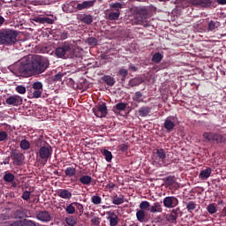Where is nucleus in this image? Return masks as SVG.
<instances>
[{"mask_svg":"<svg viewBox=\"0 0 226 226\" xmlns=\"http://www.w3.org/2000/svg\"><path fill=\"white\" fill-rule=\"evenodd\" d=\"M50 66L49 58L35 55L30 58L27 56L23 57L18 63V72L23 77H33V75H41Z\"/></svg>","mask_w":226,"mask_h":226,"instance_id":"obj_1","label":"nucleus"},{"mask_svg":"<svg viewBox=\"0 0 226 226\" xmlns=\"http://www.w3.org/2000/svg\"><path fill=\"white\" fill-rule=\"evenodd\" d=\"M17 41V34L10 29L0 31V45H13Z\"/></svg>","mask_w":226,"mask_h":226,"instance_id":"obj_2","label":"nucleus"},{"mask_svg":"<svg viewBox=\"0 0 226 226\" xmlns=\"http://www.w3.org/2000/svg\"><path fill=\"white\" fill-rule=\"evenodd\" d=\"M73 43L65 41L60 47L56 49V56L60 58H64L73 54Z\"/></svg>","mask_w":226,"mask_h":226,"instance_id":"obj_3","label":"nucleus"},{"mask_svg":"<svg viewBox=\"0 0 226 226\" xmlns=\"http://www.w3.org/2000/svg\"><path fill=\"white\" fill-rule=\"evenodd\" d=\"M96 0H85L81 3L72 2L70 6H72L76 11H82V10H89L94 6Z\"/></svg>","mask_w":226,"mask_h":226,"instance_id":"obj_4","label":"nucleus"},{"mask_svg":"<svg viewBox=\"0 0 226 226\" xmlns=\"http://www.w3.org/2000/svg\"><path fill=\"white\" fill-rule=\"evenodd\" d=\"M52 147H50L49 144H46L39 149L37 153V158H40L45 162H49V158L52 157Z\"/></svg>","mask_w":226,"mask_h":226,"instance_id":"obj_5","label":"nucleus"},{"mask_svg":"<svg viewBox=\"0 0 226 226\" xmlns=\"http://www.w3.org/2000/svg\"><path fill=\"white\" fill-rule=\"evenodd\" d=\"M156 158L154 160V163H157L159 167L165 165V159L167 158V153L163 148H157L155 150Z\"/></svg>","mask_w":226,"mask_h":226,"instance_id":"obj_6","label":"nucleus"},{"mask_svg":"<svg viewBox=\"0 0 226 226\" xmlns=\"http://www.w3.org/2000/svg\"><path fill=\"white\" fill-rule=\"evenodd\" d=\"M164 207L168 209H172L177 206H179V200L176 198V196H168L165 197L162 200Z\"/></svg>","mask_w":226,"mask_h":226,"instance_id":"obj_7","label":"nucleus"},{"mask_svg":"<svg viewBox=\"0 0 226 226\" xmlns=\"http://www.w3.org/2000/svg\"><path fill=\"white\" fill-rule=\"evenodd\" d=\"M93 112L96 117H105L107 116V105L105 103L99 104L93 108Z\"/></svg>","mask_w":226,"mask_h":226,"instance_id":"obj_8","label":"nucleus"},{"mask_svg":"<svg viewBox=\"0 0 226 226\" xmlns=\"http://www.w3.org/2000/svg\"><path fill=\"white\" fill-rule=\"evenodd\" d=\"M11 158H12L14 165L20 166L24 162V154L14 150L11 154Z\"/></svg>","mask_w":226,"mask_h":226,"instance_id":"obj_9","label":"nucleus"},{"mask_svg":"<svg viewBox=\"0 0 226 226\" xmlns=\"http://www.w3.org/2000/svg\"><path fill=\"white\" fill-rule=\"evenodd\" d=\"M5 103L13 107H19V105H22V97L20 95H11L6 99Z\"/></svg>","mask_w":226,"mask_h":226,"instance_id":"obj_10","label":"nucleus"},{"mask_svg":"<svg viewBox=\"0 0 226 226\" xmlns=\"http://www.w3.org/2000/svg\"><path fill=\"white\" fill-rule=\"evenodd\" d=\"M163 126L167 132H172L176 128V117H168L164 121Z\"/></svg>","mask_w":226,"mask_h":226,"instance_id":"obj_11","label":"nucleus"},{"mask_svg":"<svg viewBox=\"0 0 226 226\" xmlns=\"http://www.w3.org/2000/svg\"><path fill=\"white\" fill-rule=\"evenodd\" d=\"M191 4L199 8H209V6H212L213 2L211 0H192Z\"/></svg>","mask_w":226,"mask_h":226,"instance_id":"obj_12","label":"nucleus"},{"mask_svg":"<svg viewBox=\"0 0 226 226\" xmlns=\"http://www.w3.org/2000/svg\"><path fill=\"white\" fill-rule=\"evenodd\" d=\"M36 219L40 222H47L52 220V216L49 211H41L36 215Z\"/></svg>","mask_w":226,"mask_h":226,"instance_id":"obj_13","label":"nucleus"},{"mask_svg":"<svg viewBox=\"0 0 226 226\" xmlns=\"http://www.w3.org/2000/svg\"><path fill=\"white\" fill-rule=\"evenodd\" d=\"M11 226H36V222L27 219H22L11 223Z\"/></svg>","mask_w":226,"mask_h":226,"instance_id":"obj_14","label":"nucleus"},{"mask_svg":"<svg viewBox=\"0 0 226 226\" xmlns=\"http://www.w3.org/2000/svg\"><path fill=\"white\" fill-rule=\"evenodd\" d=\"M81 183V185H85L87 186H89L91 185V181H93V177L89 175H82L79 178L75 177V179H72L73 182L79 181Z\"/></svg>","mask_w":226,"mask_h":226,"instance_id":"obj_15","label":"nucleus"},{"mask_svg":"<svg viewBox=\"0 0 226 226\" xmlns=\"http://www.w3.org/2000/svg\"><path fill=\"white\" fill-rule=\"evenodd\" d=\"M56 193L58 197L64 199L65 200H70V199H72V192L68 189H60Z\"/></svg>","mask_w":226,"mask_h":226,"instance_id":"obj_16","label":"nucleus"},{"mask_svg":"<svg viewBox=\"0 0 226 226\" xmlns=\"http://www.w3.org/2000/svg\"><path fill=\"white\" fill-rule=\"evenodd\" d=\"M34 22H36L37 24H54V19L47 17H34L33 19Z\"/></svg>","mask_w":226,"mask_h":226,"instance_id":"obj_17","label":"nucleus"},{"mask_svg":"<svg viewBox=\"0 0 226 226\" xmlns=\"http://www.w3.org/2000/svg\"><path fill=\"white\" fill-rule=\"evenodd\" d=\"M112 204L115 206H121V204H124V194H115L111 197Z\"/></svg>","mask_w":226,"mask_h":226,"instance_id":"obj_18","label":"nucleus"},{"mask_svg":"<svg viewBox=\"0 0 226 226\" xmlns=\"http://www.w3.org/2000/svg\"><path fill=\"white\" fill-rule=\"evenodd\" d=\"M177 209L171 210V213L166 216L167 222L170 223H177Z\"/></svg>","mask_w":226,"mask_h":226,"instance_id":"obj_19","label":"nucleus"},{"mask_svg":"<svg viewBox=\"0 0 226 226\" xmlns=\"http://www.w3.org/2000/svg\"><path fill=\"white\" fill-rule=\"evenodd\" d=\"M211 172H213V170H211V168H207L205 170H202L199 175L200 179H201L202 181H206V179H209L211 176Z\"/></svg>","mask_w":226,"mask_h":226,"instance_id":"obj_20","label":"nucleus"},{"mask_svg":"<svg viewBox=\"0 0 226 226\" xmlns=\"http://www.w3.org/2000/svg\"><path fill=\"white\" fill-rule=\"evenodd\" d=\"M147 211H149V213H162L163 208L162 207V204L160 202H155L150 206V208H148Z\"/></svg>","mask_w":226,"mask_h":226,"instance_id":"obj_21","label":"nucleus"},{"mask_svg":"<svg viewBox=\"0 0 226 226\" xmlns=\"http://www.w3.org/2000/svg\"><path fill=\"white\" fill-rule=\"evenodd\" d=\"M138 114L139 117H147V115L151 114V108L147 106H143L139 108Z\"/></svg>","mask_w":226,"mask_h":226,"instance_id":"obj_22","label":"nucleus"},{"mask_svg":"<svg viewBox=\"0 0 226 226\" xmlns=\"http://www.w3.org/2000/svg\"><path fill=\"white\" fill-rule=\"evenodd\" d=\"M108 220L110 226H116L119 223V218L114 213H109Z\"/></svg>","mask_w":226,"mask_h":226,"instance_id":"obj_23","label":"nucleus"},{"mask_svg":"<svg viewBox=\"0 0 226 226\" xmlns=\"http://www.w3.org/2000/svg\"><path fill=\"white\" fill-rule=\"evenodd\" d=\"M132 100L137 103H144V94L140 91H138L132 95Z\"/></svg>","mask_w":226,"mask_h":226,"instance_id":"obj_24","label":"nucleus"},{"mask_svg":"<svg viewBox=\"0 0 226 226\" xmlns=\"http://www.w3.org/2000/svg\"><path fill=\"white\" fill-rule=\"evenodd\" d=\"M136 218L140 223H144L146 220V211L138 209L136 212Z\"/></svg>","mask_w":226,"mask_h":226,"instance_id":"obj_25","label":"nucleus"},{"mask_svg":"<svg viewBox=\"0 0 226 226\" xmlns=\"http://www.w3.org/2000/svg\"><path fill=\"white\" fill-rule=\"evenodd\" d=\"M214 141L217 144H226V138L219 133H215L214 136Z\"/></svg>","mask_w":226,"mask_h":226,"instance_id":"obj_26","label":"nucleus"},{"mask_svg":"<svg viewBox=\"0 0 226 226\" xmlns=\"http://www.w3.org/2000/svg\"><path fill=\"white\" fill-rule=\"evenodd\" d=\"M124 4L117 2V3H111L109 4V8H111V10H114L117 12H121V9H123Z\"/></svg>","mask_w":226,"mask_h":226,"instance_id":"obj_27","label":"nucleus"},{"mask_svg":"<svg viewBox=\"0 0 226 226\" xmlns=\"http://www.w3.org/2000/svg\"><path fill=\"white\" fill-rule=\"evenodd\" d=\"M217 27H220V23L218 21L211 20L208 22L207 31H215Z\"/></svg>","mask_w":226,"mask_h":226,"instance_id":"obj_28","label":"nucleus"},{"mask_svg":"<svg viewBox=\"0 0 226 226\" xmlns=\"http://www.w3.org/2000/svg\"><path fill=\"white\" fill-rule=\"evenodd\" d=\"M65 176H67V177H73V176H75V174H77V169L73 168V167H68L65 170Z\"/></svg>","mask_w":226,"mask_h":226,"instance_id":"obj_29","label":"nucleus"},{"mask_svg":"<svg viewBox=\"0 0 226 226\" xmlns=\"http://www.w3.org/2000/svg\"><path fill=\"white\" fill-rule=\"evenodd\" d=\"M162 59H163V56L160 52L154 54L152 56V62L155 63V64H159V63L162 62Z\"/></svg>","mask_w":226,"mask_h":226,"instance_id":"obj_30","label":"nucleus"},{"mask_svg":"<svg viewBox=\"0 0 226 226\" xmlns=\"http://www.w3.org/2000/svg\"><path fill=\"white\" fill-rule=\"evenodd\" d=\"M102 80L106 82L107 86H114L116 84V79L109 75L102 77Z\"/></svg>","mask_w":226,"mask_h":226,"instance_id":"obj_31","label":"nucleus"},{"mask_svg":"<svg viewBox=\"0 0 226 226\" xmlns=\"http://www.w3.org/2000/svg\"><path fill=\"white\" fill-rule=\"evenodd\" d=\"M15 217L16 218H27V215H26V209H23V208H20V209H18L16 212H15Z\"/></svg>","mask_w":226,"mask_h":226,"instance_id":"obj_32","label":"nucleus"},{"mask_svg":"<svg viewBox=\"0 0 226 226\" xmlns=\"http://www.w3.org/2000/svg\"><path fill=\"white\" fill-rule=\"evenodd\" d=\"M65 223H67L69 226H75L77 225V218L70 215L65 218Z\"/></svg>","mask_w":226,"mask_h":226,"instance_id":"obj_33","label":"nucleus"},{"mask_svg":"<svg viewBox=\"0 0 226 226\" xmlns=\"http://www.w3.org/2000/svg\"><path fill=\"white\" fill-rule=\"evenodd\" d=\"M65 213H67V215H74V213H75V202H72V203L69 204L65 207Z\"/></svg>","mask_w":226,"mask_h":226,"instance_id":"obj_34","label":"nucleus"},{"mask_svg":"<svg viewBox=\"0 0 226 226\" xmlns=\"http://www.w3.org/2000/svg\"><path fill=\"white\" fill-rule=\"evenodd\" d=\"M134 19H135V23L138 24V25L144 24V20L146 19L144 15H142L141 13H137L135 15Z\"/></svg>","mask_w":226,"mask_h":226,"instance_id":"obj_35","label":"nucleus"},{"mask_svg":"<svg viewBox=\"0 0 226 226\" xmlns=\"http://www.w3.org/2000/svg\"><path fill=\"white\" fill-rule=\"evenodd\" d=\"M102 154L103 156H105V160L106 162H108V163H110L112 162V152L104 149Z\"/></svg>","mask_w":226,"mask_h":226,"instance_id":"obj_36","label":"nucleus"},{"mask_svg":"<svg viewBox=\"0 0 226 226\" xmlns=\"http://www.w3.org/2000/svg\"><path fill=\"white\" fill-rule=\"evenodd\" d=\"M81 22L84 24H92L93 23V16L91 14H86L82 17Z\"/></svg>","mask_w":226,"mask_h":226,"instance_id":"obj_37","label":"nucleus"},{"mask_svg":"<svg viewBox=\"0 0 226 226\" xmlns=\"http://www.w3.org/2000/svg\"><path fill=\"white\" fill-rule=\"evenodd\" d=\"M4 181H5L6 183H13V181H15V175L11 173H6L4 176Z\"/></svg>","mask_w":226,"mask_h":226,"instance_id":"obj_38","label":"nucleus"},{"mask_svg":"<svg viewBox=\"0 0 226 226\" xmlns=\"http://www.w3.org/2000/svg\"><path fill=\"white\" fill-rule=\"evenodd\" d=\"M120 15H121V12H117V11L110 12L108 15V20H118Z\"/></svg>","mask_w":226,"mask_h":226,"instance_id":"obj_39","label":"nucleus"},{"mask_svg":"<svg viewBox=\"0 0 226 226\" xmlns=\"http://www.w3.org/2000/svg\"><path fill=\"white\" fill-rule=\"evenodd\" d=\"M20 147L24 151H27L31 147V143L27 139H23L20 141Z\"/></svg>","mask_w":226,"mask_h":226,"instance_id":"obj_40","label":"nucleus"},{"mask_svg":"<svg viewBox=\"0 0 226 226\" xmlns=\"http://www.w3.org/2000/svg\"><path fill=\"white\" fill-rule=\"evenodd\" d=\"M207 210L210 215H215L218 209L216 208V205L215 203L209 204L207 207Z\"/></svg>","mask_w":226,"mask_h":226,"instance_id":"obj_41","label":"nucleus"},{"mask_svg":"<svg viewBox=\"0 0 226 226\" xmlns=\"http://www.w3.org/2000/svg\"><path fill=\"white\" fill-rule=\"evenodd\" d=\"M215 132H205L203 133V139L210 142V140H215Z\"/></svg>","mask_w":226,"mask_h":226,"instance_id":"obj_42","label":"nucleus"},{"mask_svg":"<svg viewBox=\"0 0 226 226\" xmlns=\"http://www.w3.org/2000/svg\"><path fill=\"white\" fill-rule=\"evenodd\" d=\"M151 207V204H149V201H141L139 204V210L144 211L146 209H149Z\"/></svg>","mask_w":226,"mask_h":226,"instance_id":"obj_43","label":"nucleus"},{"mask_svg":"<svg viewBox=\"0 0 226 226\" xmlns=\"http://www.w3.org/2000/svg\"><path fill=\"white\" fill-rule=\"evenodd\" d=\"M33 89L37 90V91H43V84L40 81H36L33 84L32 86Z\"/></svg>","mask_w":226,"mask_h":226,"instance_id":"obj_44","label":"nucleus"},{"mask_svg":"<svg viewBox=\"0 0 226 226\" xmlns=\"http://www.w3.org/2000/svg\"><path fill=\"white\" fill-rule=\"evenodd\" d=\"M91 202H92V204L98 206V204H100L102 202V197H100L98 195H94L91 198Z\"/></svg>","mask_w":226,"mask_h":226,"instance_id":"obj_45","label":"nucleus"},{"mask_svg":"<svg viewBox=\"0 0 226 226\" xmlns=\"http://www.w3.org/2000/svg\"><path fill=\"white\" fill-rule=\"evenodd\" d=\"M197 207V205L193 201H189L186 204V209L189 211V213H192L195 208Z\"/></svg>","mask_w":226,"mask_h":226,"instance_id":"obj_46","label":"nucleus"},{"mask_svg":"<svg viewBox=\"0 0 226 226\" xmlns=\"http://www.w3.org/2000/svg\"><path fill=\"white\" fill-rule=\"evenodd\" d=\"M139 84H140V79L137 78H134L129 81V86H131V87H135V86H139Z\"/></svg>","mask_w":226,"mask_h":226,"instance_id":"obj_47","label":"nucleus"},{"mask_svg":"<svg viewBox=\"0 0 226 226\" xmlns=\"http://www.w3.org/2000/svg\"><path fill=\"white\" fill-rule=\"evenodd\" d=\"M74 208L78 209L79 215H82V213H84V206H82V204L79 202H74Z\"/></svg>","mask_w":226,"mask_h":226,"instance_id":"obj_48","label":"nucleus"},{"mask_svg":"<svg viewBox=\"0 0 226 226\" xmlns=\"http://www.w3.org/2000/svg\"><path fill=\"white\" fill-rule=\"evenodd\" d=\"M23 200H29L31 199V192L25 191L21 196Z\"/></svg>","mask_w":226,"mask_h":226,"instance_id":"obj_49","label":"nucleus"},{"mask_svg":"<svg viewBox=\"0 0 226 226\" xmlns=\"http://www.w3.org/2000/svg\"><path fill=\"white\" fill-rule=\"evenodd\" d=\"M16 92L19 94H26V87L24 86H18L16 87Z\"/></svg>","mask_w":226,"mask_h":226,"instance_id":"obj_50","label":"nucleus"},{"mask_svg":"<svg viewBox=\"0 0 226 226\" xmlns=\"http://www.w3.org/2000/svg\"><path fill=\"white\" fill-rule=\"evenodd\" d=\"M8 139V133L4 131L0 132V142H4V140H7Z\"/></svg>","mask_w":226,"mask_h":226,"instance_id":"obj_51","label":"nucleus"},{"mask_svg":"<svg viewBox=\"0 0 226 226\" xmlns=\"http://www.w3.org/2000/svg\"><path fill=\"white\" fill-rule=\"evenodd\" d=\"M88 45H96L98 43V41L94 37H90L87 39Z\"/></svg>","mask_w":226,"mask_h":226,"instance_id":"obj_52","label":"nucleus"},{"mask_svg":"<svg viewBox=\"0 0 226 226\" xmlns=\"http://www.w3.org/2000/svg\"><path fill=\"white\" fill-rule=\"evenodd\" d=\"M117 110H124L126 109V105L124 102H119L116 105Z\"/></svg>","mask_w":226,"mask_h":226,"instance_id":"obj_53","label":"nucleus"},{"mask_svg":"<svg viewBox=\"0 0 226 226\" xmlns=\"http://www.w3.org/2000/svg\"><path fill=\"white\" fill-rule=\"evenodd\" d=\"M33 98H41V90H34L33 92Z\"/></svg>","mask_w":226,"mask_h":226,"instance_id":"obj_54","label":"nucleus"},{"mask_svg":"<svg viewBox=\"0 0 226 226\" xmlns=\"http://www.w3.org/2000/svg\"><path fill=\"white\" fill-rule=\"evenodd\" d=\"M91 222H92L94 225H100V218H99V217H96V216H94V217H92V219H91Z\"/></svg>","mask_w":226,"mask_h":226,"instance_id":"obj_55","label":"nucleus"},{"mask_svg":"<svg viewBox=\"0 0 226 226\" xmlns=\"http://www.w3.org/2000/svg\"><path fill=\"white\" fill-rule=\"evenodd\" d=\"M119 75H121V77H126L128 75V70L120 69L119 70Z\"/></svg>","mask_w":226,"mask_h":226,"instance_id":"obj_56","label":"nucleus"},{"mask_svg":"<svg viewBox=\"0 0 226 226\" xmlns=\"http://www.w3.org/2000/svg\"><path fill=\"white\" fill-rule=\"evenodd\" d=\"M70 34H68V32H63L60 35L61 40H66L67 38H69Z\"/></svg>","mask_w":226,"mask_h":226,"instance_id":"obj_57","label":"nucleus"},{"mask_svg":"<svg viewBox=\"0 0 226 226\" xmlns=\"http://www.w3.org/2000/svg\"><path fill=\"white\" fill-rule=\"evenodd\" d=\"M61 79H63V73L59 72L55 75V80H61Z\"/></svg>","mask_w":226,"mask_h":226,"instance_id":"obj_58","label":"nucleus"},{"mask_svg":"<svg viewBox=\"0 0 226 226\" xmlns=\"http://www.w3.org/2000/svg\"><path fill=\"white\" fill-rule=\"evenodd\" d=\"M128 149V146L126 144L120 145V150L126 151Z\"/></svg>","mask_w":226,"mask_h":226,"instance_id":"obj_59","label":"nucleus"},{"mask_svg":"<svg viewBox=\"0 0 226 226\" xmlns=\"http://www.w3.org/2000/svg\"><path fill=\"white\" fill-rule=\"evenodd\" d=\"M217 4L221 6H223L226 4V0H217Z\"/></svg>","mask_w":226,"mask_h":226,"instance_id":"obj_60","label":"nucleus"},{"mask_svg":"<svg viewBox=\"0 0 226 226\" xmlns=\"http://www.w3.org/2000/svg\"><path fill=\"white\" fill-rule=\"evenodd\" d=\"M114 186H116V185H114V183H109L107 185V188H114Z\"/></svg>","mask_w":226,"mask_h":226,"instance_id":"obj_61","label":"nucleus"},{"mask_svg":"<svg viewBox=\"0 0 226 226\" xmlns=\"http://www.w3.org/2000/svg\"><path fill=\"white\" fill-rule=\"evenodd\" d=\"M4 24V18L0 16V26H3Z\"/></svg>","mask_w":226,"mask_h":226,"instance_id":"obj_62","label":"nucleus"},{"mask_svg":"<svg viewBox=\"0 0 226 226\" xmlns=\"http://www.w3.org/2000/svg\"><path fill=\"white\" fill-rule=\"evenodd\" d=\"M1 218H3L4 220H8V216H5L4 214L1 215Z\"/></svg>","mask_w":226,"mask_h":226,"instance_id":"obj_63","label":"nucleus"},{"mask_svg":"<svg viewBox=\"0 0 226 226\" xmlns=\"http://www.w3.org/2000/svg\"><path fill=\"white\" fill-rule=\"evenodd\" d=\"M131 68H132V70H135V66H131Z\"/></svg>","mask_w":226,"mask_h":226,"instance_id":"obj_64","label":"nucleus"}]
</instances>
